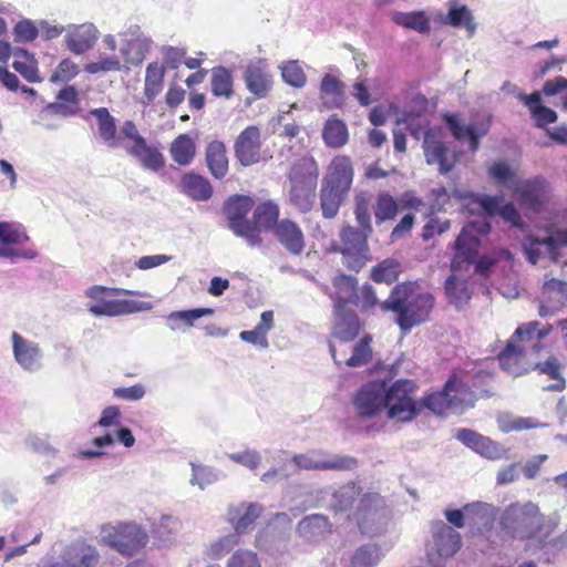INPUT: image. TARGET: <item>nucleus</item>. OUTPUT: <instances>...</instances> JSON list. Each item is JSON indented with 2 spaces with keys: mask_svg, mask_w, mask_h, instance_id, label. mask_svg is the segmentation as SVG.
<instances>
[{
  "mask_svg": "<svg viewBox=\"0 0 567 567\" xmlns=\"http://www.w3.org/2000/svg\"><path fill=\"white\" fill-rule=\"evenodd\" d=\"M336 292L331 296L334 310H346L348 305H357L359 300L357 279L352 276L340 275L333 280Z\"/></svg>",
  "mask_w": 567,
  "mask_h": 567,
  "instance_id": "nucleus-33",
  "label": "nucleus"
},
{
  "mask_svg": "<svg viewBox=\"0 0 567 567\" xmlns=\"http://www.w3.org/2000/svg\"><path fill=\"white\" fill-rule=\"evenodd\" d=\"M547 520L539 506L532 501L511 503L498 515V525L504 535L523 542L528 553H532L540 533L545 530Z\"/></svg>",
  "mask_w": 567,
  "mask_h": 567,
  "instance_id": "nucleus-3",
  "label": "nucleus"
},
{
  "mask_svg": "<svg viewBox=\"0 0 567 567\" xmlns=\"http://www.w3.org/2000/svg\"><path fill=\"white\" fill-rule=\"evenodd\" d=\"M190 466L192 476L189 478V484L192 486H198L203 491L219 480V473L210 466L195 462H190Z\"/></svg>",
  "mask_w": 567,
  "mask_h": 567,
  "instance_id": "nucleus-56",
  "label": "nucleus"
},
{
  "mask_svg": "<svg viewBox=\"0 0 567 567\" xmlns=\"http://www.w3.org/2000/svg\"><path fill=\"white\" fill-rule=\"evenodd\" d=\"M534 370L547 374L555 382L546 385L547 391H561L565 388V379L561 377V364L557 358L550 357L544 362H537Z\"/></svg>",
  "mask_w": 567,
  "mask_h": 567,
  "instance_id": "nucleus-53",
  "label": "nucleus"
},
{
  "mask_svg": "<svg viewBox=\"0 0 567 567\" xmlns=\"http://www.w3.org/2000/svg\"><path fill=\"white\" fill-rule=\"evenodd\" d=\"M431 533L435 555L429 554V561L432 567H444L440 559L453 557L462 546V537L452 526L443 520H435L431 525Z\"/></svg>",
  "mask_w": 567,
  "mask_h": 567,
  "instance_id": "nucleus-11",
  "label": "nucleus"
},
{
  "mask_svg": "<svg viewBox=\"0 0 567 567\" xmlns=\"http://www.w3.org/2000/svg\"><path fill=\"white\" fill-rule=\"evenodd\" d=\"M127 153L135 157L141 165L148 171L158 172L165 166V157L157 147L147 145H132L126 148Z\"/></svg>",
  "mask_w": 567,
  "mask_h": 567,
  "instance_id": "nucleus-38",
  "label": "nucleus"
},
{
  "mask_svg": "<svg viewBox=\"0 0 567 567\" xmlns=\"http://www.w3.org/2000/svg\"><path fill=\"white\" fill-rule=\"evenodd\" d=\"M444 121L452 135L457 141L468 140L470 150L475 153L480 146V140L485 136L489 130L487 122L462 124L455 114H445Z\"/></svg>",
  "mask_w": 567,
  "mask_h": 567,
  "instance_id": "nucleus-23",
  "label": "nucleus"
},
{
  "mask_svg": "<svg viewBox=\"0 0 567 567\" xmlns=\"http://www.w3.org/2000/svg\"><path fill=\"white\" fill-rule=\"evenodd\" d=\"M214 315L213 308H194L188 310L172 311L165 317L166 326L171 331H182L192 328L195 322L206 316Z\"/></svg>",
  "mask_w": 567,
  "mask_h": 567,
  "instance_id": "nucleus-36",
  "label": "nucleus"
},
{
  "mask_svg": "<svg viewBox=\"0 0 567 567\" xmlns=\"http://www.w3.org/2000/svg\"><path fill=\"white\" fill-rule=\"evenodd\" d=\"M14 42L28 43L34 41L39 35V28L30 19H22L13 27Z\"/></svg>",
  "mask_w": 567,
  "mask_h": 567,
  "instance_id": "nucleus-64",
  "label": "nucleus"
},
{
  "mask_svg": "<svg viewBox=\"0 0 567 567\" xmlns=\"http://www.w3.org/2000/svg\"><path fill=\"white\" fill-rule=\"evenodd\" d=\"M353 518L362 534L377 536L386 530L392 512L379 493L368 491L360 497Z\"/></svg>",
  "mask_w": 567,
  "mask_h": 567,
  "instance_id": "nucleus-4",
  "label": "nucleus"
},
{
  "mask_svg": "<svg viewBox=\"0 0 567 567\" xmlns=\"http://www.w3.org/2000/svg\"><path fill=\"white\" fill-rule=\"evenodd\" d=\"M557 525L558 520L555 517H548L546 528L540 533L532 550V554L542 551V559L546 564H554L559 554L567 551V528L559 535L550 537Z\"/></svg>",
  "mask_w": 567,
  "mask_h": 567,
  "instance_id": "nucleus-15",
  "label": "nucleus"
},
{
  "mask_svg": "<svg viewBox=\"0 0 567 567\" xmlns=\"http://www.w3.org/2000/svg\"><path fill=\"white\" fill-rule=\"evenodd\" d=\"M243 80L246 89L256 97L264 99L272 87V76L266 59L251 60L244 69Z\"/></svg>",
  "mask_w": 567,
  "mask_h": 567,
  "instance_id": "nucleus-16",
  "label": "nucleus"
},
{
  "mask_svg": "<svg viewBox=\"0 0 567 567\" xmlns=\"http://www.w3.org/2000/svg\"><path fill=\"white\" fill-rule=\"evenodd\" d=\"M528 349L525 346H517L515 339L511 338L505 349L498 354L501 368L513 377H519L529 371L526 362Z\"/></svg>",
  "mask_w": 567,
  "mask_h": 567,
  "instance_id": "nucleus-26",
  "label": "nucleus"
},
{
  "mask_svg": "<svg viewBox=\"0 0 567 567\" xmlns=\"http://www.w3.org/2000/svg\"><path fill=\"white\" fill-rule=\"evenodd\" d=\"M550 330L551 326L539 329V323L537 321H530L526 324L519 326L512 338L518 339L523 343L532 341V352L538 353L543 348L540 343L542 340L550 332Z\"/></svg>",
  "mask_w": 567,
  "mask_h": 567,
  "instance_id": "nucleus-46",
  "label": "nucleus"
},
{
  "mask_svg": "<svg viewBox=\"0 0 567 567\" xmlns=\"http://www.w3.org/2000/svg\"><path fill=\"white\" fill-rule=\"evenodd\" d=\"M297 533L306 540L319 542L331 533V524L322 514L308 515L298 523Z\"/></svg>",
  "mask_w": 567,
  "mask_h": 567,
  "instance_id": "nucleus-32",
  "label": "nucleus"
},
{
  "mask_svg": "<svg viewBox=\"0 0 567 567\" xmlns=\"http://www.w3.org/2000/svg\"><path fill=\"white\" fill-rule=\"evenodd\" d=\"M90 115L96 118L97 131L103 142L111 148L118 146L116 138V121L106 107L92 109Z\"/></svg>",
  "mask_w": 567,
  "mask_h": 567,
  "instance_id": "nucleus-40",
  "label": "nucleus"
},
{
  "mask_svg": "<svg viewBox=\"0 0 567 567\" xmlns=\"http://www.w3.org/2000/svg\"><path fill=\"white\" fill-rule=\"evenodd\" d=\"M123 66L121 58L116 54H111L102 56L99 61L85 64L84 71L89 74H102L122 71Z\"/></svg>",
  "mask_w": 567,
  "mask_h": 567,
  "instance_id": "nucleus-60",
  "label": "nucleus"
},
{
  "mask_svg": "<svg viewBox=\"0 0 567 567\" xmlns=\"http://www.w3.org/2000/svg\"><path fill=\"white\" fill-rule=\"evenodd\" d=\"M444 289L450 302L456 307H462L471 298L465 282L457 280L455 276L446 278Z\"/></svg>",
  "mask_w": 567,
  "mask_h": 567,
  "instance_id": "nucleus-58",
  "label": "nucleus"
},
{
  "mask_svg": "<svg viewBox=\"0 0 567 567\" xmlns=\"http://www.w3.org/2000/svg\"><path fill=\"white\" fill-rule=\"evenodd\" d=\"M316 185H312V182H309L308 186L306 185H291L290 188V202L301 212H309L315 203L316 198Z\"/></svg>",
  "mask_w": 567,
  "mask_h": 567,
  "instance_id": "nucleus-54",
  "label": "nucleus"
},
{
  "mask_svg": "<svg viewBox=\"0 0 567 567\" xmlns=\"http://www.w3.org/2000/svg\"><path fill=\"white\" fill-rule=\"evenodd\" d=\"M513 192L523 207L535 213H540L551 196L550 185L543 177L524 181Z\"/></svg>",
  "mask_w": 567,
  "mask_h": 567,
  "instance_id": "nucleus-13",
  "label": "nucleus"
},
{
  "mask_svg": "<svg viewBox=\"0 0 567 567\" xmlns=\"http://www.w3.org/2000/svg\"><path fill=\"white\" fill-rule=\"evenodd\" d=\"M321 97H330L332 106L340 107L344 100V85L332 74H326L320 83Z\"/></svg>",
  "mask_w": 567,
  "mask_h": 567,
  "instance_id": "nucleus-55",
  "label": "nucleus"
},
{
  "mask_svg": "<svg viewBox=\"0 0 567 567\" xmlns=\"http://www.w3.org/2000/svg\"><path fill=\"white\" fill-rule=\"evenodd\" d=\"M291 462L302 471H343L352 470L357 465L355 458L351 456L331 454L324 450H310L295 454Z\"/></svg>",
  "mask_w": 567,
  "mask_h": 567,
  "instance_id": "nucleus-8",
  "label": "nucleus"
},
{
  "mask_svg": "<svg viewBox=\"0 0 567 567\" xmlns=\"http://www.w3.org/2000/svg\"><path fill=\"white\" fill-rule=\"evenodd\" d=\"M153 309V305L146 301L133 299L100 300L89 306V311L96 317H116L122 315L143 312Z\"/></svg>",
  "mask_w": 567,
  "mask_h": 567,
  "instance_id": "nucleus-22",
  "label": "nucleus"
},
{
  "mask_svg": "<svg viewBox=\"0 0 567 567\" xmlns=\"http://www.w3.org/2000/svg\"><path fill=\"white\" fill-rule=\"evenodd\" d=\"M354 178V168L349 156H334L327 167L322 181L350 192Z\"/></svg>",
  "mask_w": 567,
  "mask_h": 567,
  "instance_id": "nucleus-28",
  "label": "nucleus"
},
{
  "mask_svg": "<svg viewBox=\"0 0 567 567\" xmlns=\"http://www.w3.org/2000/svg\"><path fill=\"white\" fill-rule=\"evenodd\" d=\"M206 165L216 179H221L228 172L226 147L221 141H212L205 152Z\"/></svg>",
  "mask_w": 567,
  "mask_h": 567,
  "instance_id": "nucleus-37",
  "label": "nucleus"
},
{
  "mask_svg": "<svg viewBox=\"0 0 567 567\" xmlns=\"http://www.w3.org/2000/svg\"><path fill=\"white\" fill-rule=\"evenodd\" d=\"M415 389L416 383L408 379H399L391 385L385 381H371L360 388L353 404L362 417H373L386 409L388 419L409 422L421 412L413 399Z\"/></svg>",
  "mask_w": 567,
  "mask_h": 567,
  "instance_id": "nucleus-1",
  "label": "nucleus"
},
{
  "mask_svg": "<svg viewBox=\"0 0 567 567\" xmlns=\"http://www.w3.org/2000/svg\"><path fill=\"white\" fill-rule=\"evenodd\" d=\"M14 362L24 371L35 373L43 368V351L39 343L13 331L10 336Z\"/></svg>",
  "mask_w": 567,
  "mask_h": 567,
  "instance_id": "nucleus-12",
  "label": "nucleus"
},
{
  "mask_svg": "<svg viewBox=\"0 0 567 567\" xmlns=\"http://www.w3.org/2000/svg\"><path fill=\"white\" fill-rule=\"evenodd\" d=\"M260 130L255 126L246 127L236 138L235 156L243 166H250L260 159Z\"/></svg>",
  "mask_w": 567,
  "mask_h": 567,
  "instance_id": "nucleus-21",
  "label": "nucleus"
},
{
  "mask_svg": "<svg viewBox=\"0 0 567 567\" xmlns=\"http://www.w3.org/2000/svg\"><path fill=\"white\" fill-rule=\"evenodd\" d=\"M491 231L488 221H472L463 227L455 240V256L452 268H460L462 262L473 264L478 256L481 240L477 235H487Z\"/></svg>",
  "mask_w": 567,
  "mask_h": 567,
  "instance_id": "nucleus-9",
  "label": "nucleus"
},
{
  "mask_svg": "<svg viewBox=\"0 0 567 567\" xmlns=\"http://www.w3.org/2000/svg\"><path fill=\"white\" fill-rule=\"evenodd\" d=\"M322 138L327 146L340 148L347 144L349 132L346 123L337 115H331L324 123Z\"/></svg>",
  "mask_w": 567,
  "mask_h": 567,
  "instance_id": "nucleus-41",
  "label": "nucleus"
},
{
  "mask_svg": "<svg viewBox=\"0 0 567 567\" xmlns=\"http://www.w3.org/2000/svg\"><path fill=\"white\" fill-rule=\"evenodd\" d=\"M61 559L68 567H96L100 555L94 546L76 539L63 548Z\"/></svg>",
  "mask_w": 567,
  "mask_h": 567,
  "instance_id": "nucleus-24",
  "label": "nucleus"
},
{
  "mask_svg": "<svg viewBox=\"0 0 567 567\" xmlns=\"http://www.w3.org/2000/svg\"><path fill=\"white\" fill-rule=\"evenodd\" d=\"M172 159L179 166L189 165L196 154V144L188 134H179L169 146Z\"/></svg>",
  "mask_w": 567,
  "mask_h": 567,
  "instance_id": "nucleus-44",
  "label": "nucleus"
},
{
  "mask_svg": "<svg viewBox=\"0 0 567 567\" xmlns=\"http://www.w3.org/2000/svg\"><path fill=\"white\" fill-rule=\"evenodd\" d=\"M398 214V203L389 193L378 195L374 206V217L378 225L394 219Z\"/></svg>",
  "mask_w": 567,
  "mask_h": 567,
  "instance_id": "nucleus-57",
  "label": "nucleus"
},
{
  "mask_svg": "<svg viewBox=\"0 0 567 567\" xmlns=\"http://www.w3.org/2000/svg\"><path fill=\"white\" fill-rule=\"evenodd\" d=\"M80 72L79 65L71 59H63L54 72L52 73L50 81L52 83H65L74 79Z\"/></svg>",
  "mask_w": 567,
  "mask_h": 567,
  "instance_id": "nucleus-63",
  "label": "nucleus"
},
{
  "mask_svg": "<svg viewBox=\"0 0 567 567\" xmlns=\"http://www.w3.org/2000/svg\"><path fill=\"white\" fill-rule=\"evenodd\" d=\"M280 69L281 76L287 84L298 89L306 85L307 76L298 61H288Z\"/></svg>",
  "mask_w": 567,
  "mask_h": 567,
  "instance_id": "nucleus-62",
  "label": "nucleus"
},
{
  "mask_svg": "<svg viewBox=\"0 0 567 567\" xmlns=\"http://www.w3.org/2000/svg\"><path fill=\"white\" fill-rule=\"evenodd\" d=\"M370 336H364L353 348L352 354L346 360L348 367H361L372 359V350L370 347Z\"/></svg>",
  "mask_w": 567,
  "mask_h": 567,
  "instance_id": "nucleus-61",
  "label": "nucleus"
},
{
  "mask_svg": "<svg viewBox=\"0 0 567 567\" xmlns=\"http://www.w3.org/2000/svg\"><path fill=\"white\" fill-rule=\"evenodd\" d=\"M434 308V297L413 284H400L393 287L390 296L381 303L383 311L398 315L396 323L404 332L430 319Z\"/></svg>",
  "mask_w": 567,
  "mask_h": 567,
  "instance_id": "nucleus-2",
  "label": "nucleus"
},
{
  "mask_svg": "<svg viewBox=\"0 0 567 567\" xmlns=\"http://www.w3.org/2000/svg\"><path fill=\"white\" fill-rule=\"evenodd\" d=\"M561 246L567 247V228L558 229L554 235L544 238L530 234L522 240L523 252L532 265H536L543 257H548L554 262L558 261Z\"/></svg>",
  "mask_w": 567,
  "mask_h": 567,
  "instance_id": "nucleus-7",
  "label": "nucleus"
},
{
  "mask_svg": "<svg viewBox=\"0 0 567 567\" xmlns=\"http://www.w3.org/2000/svg\"><path fill=\"white\" fill-rule=\"evenodd\" d=\"M100 31L92 22L69 24L65 29L64 44L75 55L92 50L99 40Z\"/></svg>",
  "mask_w": 567,
  "mask_h": 567,
  "instance_id": "nucleus-17",
  "label": "nucleus"
},
{
  "mask_svg": "<svg viewBox=\"0 0 567 567\" xmlns=\"http://www.w3.org/2000/svg\"><path fill=\"white\" fill-rule=\"evenodd\" d=\"M400 264L394 259H385L378 264L371 271V278L375 282L392 284L399 277Z\"/></svg>",
  "mask_w": 567,
  "mask_h": 567,
  "instance_id": "nucleus-59",
  "label": "nucleus"
},
{
  "mask_svg": "<svg viewBox=\"0 0 567 567\" xmlns=\"http://www.w3.org/2000/svg\"><path fill=\"white\" fill-rule=\"evenodd\" d=\"M567 305V281L550 278L545 280L542 288L538 313L545 318L555 315Z\"/></svg>",
  "mask_w": 567,
  "mask_h": 567,
  "instance_id": "nucleus-20",
  "label": "nucleus"
},
{
  "mask_svg": "<svg viewBox=\"0 0 567 567\" xmlns=\"http://www.w3.org/2000/svg\"><path fill=\"white\" fill-rule=\"evenodd\" d=\"M363 494V489L360 485L348 483L331 491L327 506L336 514L347 513L348 517H353L355 506Z\"/></svg>",
  "mask_w": 567,
  "mask_h": 567,
  "instance_id": "nucleus-25",
  "label": "nucleus"
},
{
  "mask_svg": "<svg viewBox=\"0 0 567 567\" xmlns=\"http://www.w3.org/2000/svg\"><path fill=\"white\" fill-rule=\"evenodd\" d=\"M165 75V66L157 62H151L145 72L144 95L151 103L162 92Z\"/></svg>",
  "mask_w": 567,
  "mask_h": 567,
  "instance_id": "nucleus-50",
  "label": "nucleus"
},
{
  "mask_svg": "<svg viewBox=\"0 0 567 567\" xmlns=\"http://www.w3.org/2000/svg\"><path fill=\"white\" fill-rule=\"evenodd\" d=\"M384 556L385 551L380 545L364 544L354 550L349 567H377Z\"/></svg>",
  "mask_w": 567,
  "mask_h": 567,
  "instance_id": "nucleus-43",
  "label": "nucleus"
},
{
  "mask_svg": "<svg viewBox=\"0 0 567 567\" xmlns=\"http://www.w3.org/2000/svg\"><path fill=\"white\" fill-rule=\"evenodd\" d=\"M350 192L321 181L319 190L320 208L322 216L327 219L334 218L340 210L341 205L347 199Z\"/></svg>",
  "mask_w": 567,
  "mask_h": 567,
  "instance_id": "nucleus-30",
  "label": "nucleus"
},
{
  "mask_svg": "<svg viewBox=\"0 0 567 567\" xmlns=\"http://www.w3.org/2000/svg\"><path fill=\"white\" fill-rule=\"evenodd\" d=\"M423 150L426 163L439 164L440 174L444 175L453 169L456 159L455 156L450 158V151L444 144L441 128H430L424 133Z\"/></svg>",
  "mask_w": 567,
  "mask_h": 567,
  "instance_id": "nucleus-14",
  "label": "nucleus"
},
{
  "mask_svg": "<svg viewBox=\"0 0 567 567\" xmlns=\"http://www.w3.org/2000/svg\"><path fill=\"white\" fill-rule=\"evenodd\" d=\"M254 200L249 196L236 195L230 197L225 204V214L229 221L231 231L240 238H244L250 247H258L262 244V238L252 227L251 221L246 219L250 212Z\"/></svg>",
  "mask_w": 567,
  "mask_h": 567,
  "instance_id": "nucleus-6",
  "label": "nucleus"
},
{
  "mask_svg": "<svg viewBox=\"0 0 567 567\" xmlns=\"http://www.w3.org/2000/svg\"><path fill=\"white\" fill-rule=\"evenodd\" d=\"M25 227L17 221H0V258L11 255L13 246L28 243Z\"/></svg>",
  "mask_w": 567,
  "mask_h": 567,
  "instance_id": "nucleus-31",
  "label": "nucleus"
},
{
  "mask_svg": "<svg viewBox=\"0 0 567 567\" xmlns=\"http://www.w3.org/2000/svg\"><path fill=\"white\" fill-rule=\"evenodd\" d=\"M441 23L454 28H465L471 34L476 30L473 16L466 6H460L456 1L449 2L447 13L440 19Z\"/></svg>",
  "mask_w": 567,
  "mask_h": 567,
  "instance_id": "nucleus-42",
  "label": "nucleus"
},
{
  "mask_svg": "<svg viewBox=\"0 0 567 567\" xmlns=\"http://www.w3.org/2000/svg\"><path fill=\"white\" fill-rule=\"evenodd\" d=\"M516 97L528 107L537 127H545L557 121V113L553 109L542 104V95L539 92L536 91L529 95L518 92Z\"/></svg>",
  "mask_w": 567,
  "mask_h": 567,
  "instance_id": "nucleus-34",
  "label": "nucleus"
},
{
  "mask_svg": "<svg viewBox=\"0 0 567 567\" xmlns=\"http://www.w3.org/2000/svg\"><path fill=\"white\" fill-rule=\"evenodd\" d=\"M124 43L120 50L125 63L140 65L152 48V39L138 25H131L124 32Z\"/></svg>",
  "mask_w": 567,
  "mask_h": 567,
  "instance_id": "nucleus-18",
  "label": "nucleus"
},
{
  "mask_svg": "<svg viewBox=\"0 0 567 567\" xmlns=\"http://www.w3.org/2000/svg\"><path fill=\"white\" fill-rule=\"evenodd\" d=\"M262 509V506L258 503L231 505L227 513L228 522L233 525L235 532L241 536L252 529L254 523L261 515Z\"/></svg>",
  "mask_w": 567,
  "mask_h": 567,
  "instance_id": "nucleus-27",
  "label": "nucleus"
},
{
  "mask_svg": "<svg viewBox=\"0 0 567 567\" xmlns=\"http://www.w3.org/2000/svg\"><path fill=\"white\" fill-rule=\"evenodd\" d=\"M277 240L291 255H300L305 249V236L300 227L290 219H281L274 227Z\"/></svg>",
  "mask_w": 567,
  "mask_h": 567,
  "instance_id": "nucleus-29",
  "label": "nucleus"
},
{
  "mask_svg": "<svg viewBox=\"0 0 567 567\" xmlns=\"http://www.w3.org/2000/svg\"><path fill=\"white\" fill-rule=\"evenodd\" d=\"M451 389H453V381H446L442 391L430 393L422 399V406L437 415L451 412V408L456 406L449 400V390Z\"/></svg>",
  "mask_w": 567,
  "mask_h": 567,
  "instance_id": "nucleus-51",
  "label": "nucleus"
},
{
  "mask_svg": "<svg viewBox=\"0 0 567 567\" xmlns=\"http://www.w3.org/2000/svg\"><path fill=\"white\" fill-rule=\"evenodd\" d=\"M234 79L230 71L224 66H216L212 70L210 86L215 96L230 99L234 94Z\"/></svg>",
  "mask_w": 567,
  "mask_h": 567,
  "instance_id": "nucleus-52",
  "label": "nucleus"
},
{
  "mask_svg": "<svg viewBox=\"0 0 567 567\" xmlns=\"http://www.w3.org/2000/svg\"><path fill=\"white\" fill-rule=\"evenodd\" d=\"M334 312L332 336L342 342L355 339L361 328L357 313L351 309L334 310Z\"/></svg>",
  "mask_w": 567,
  "mask_h": 567,
  "instance_id": "nucleus-35",
  "label": "nucleus"
},
{
  "mask_svg": "<svg viewBox=\"0 0 567 567\" xmlns=\"http://www.w3.org/2000/svg\"><path fill=\"white\" fill-rule=\"evenodd\" d=\"M101 542L124 556L137 554L148 542L146 532L135 523L103 526Z\"/></svg>",
  "mask_w": 567,
  "mask_h": 567,
  "instance_id": "nucleus-5",
  "label": "nucleus"
},
{
  "mask_svg": "<svg viewBox=\"0 0 567 567\" xmlns=\"http://www.w3.org/2000/svg\"><path fill=\"white\" fill-rule=\"evenodd\" d=\"M391 19L395 24L411 29L422 34L430 32L431 29L430 20L424 11H394L391 13Z\"/></svg>",
  "mask_w": 567,
  "mask_h": 567,
  "instance_id": "nucleus-48",
  "label": "nucleus"
},
{
  "mask_svg": "<svg viewBox=\"0 0 567 567\" xmlns=\"http://www.w3.org/2000/svg\"><path fill=\"white\" fill-rule=\"evenodd\" d=\"M318 166L312 158H301L293 164L289 173L291 185H306L312 182L317 186Z\"/></svg>",
  "mask_w": 567,
  "mask_h": 567,
  "instance_id": "nucleus-47",
  "label": "nucleus"
},
{
  "mask_svg": "<svg viewBox=\"0 0 567 567\" xmlns=\"http://www.w3.org/2000/svg\"><path fill=\"white\" fill-rule=\"evenodd\" d=\"M467 525L472 530L485 536L488 540L494 528V523L498 520V508L484 502H474L466 504Z\"/></svg>",
  "mask_w": 567,
  "mask_h": 567,
  "instance_id": "nucleus-19",
  "label": "nucleus"
},
{
  "mask_svg": "<svg viewBox=\"0 0 567 567\" xmlns=\"http://www.w3.org/2000/svg\"><path fill=\"white\" fill-rule=\"evenodd\" d=\"M183 192L194 200H208L213 196V187L207 178L196 173H186L182 177Z\"/></svg>",
  "mask_w": 567,
  "mask_h": 567,
  "instance_id": "nucleus-39",
  "label": "nucleus"
},
{
  "mask_svg": "<svg viewBox=\"0 0 567 567\" xmlns=\"http://www.w3.org/2000/svg\"><path fill=\"white\" fill-rule=\"evenodd\" d=\"M371 233L353 226H344L341 229L342 256L346 266L352 270L361 269L369 254L368 237Z\"/></svg>",
  "mask_w": 567,
  "mask_h": 567,
  "instance_id": "nucleus-10",
  "label": "nucleus"
},
{
  "mask_svg": "<svg viewBox=\"0 0 567 567\" xmlns=\"http://www.w3.org/2000/svg\"><path fill=\"white\" fill-rule=\"evenodd\" d=\"M279 217V207L276 203L271 200L264 202L259 204L254 212L252 218L254 221L252 227L257 229L258 233L261 230H274ZM260 236V234H258Z\"/></svg>",
  "mask_w": 567,
  "mask_h": 567,
  "instance_id": "nucleus-45",
  "label": "nucleus"
},
{
  "mask_svg": "<svg viewBox=\"0 0 567 567\" xmlns=\"http://www.w3.org/2000/svg\"><path fill=\"white\" fill-rule=\"evenodd\" d=\"M447 381H453V389L449 390V400L456 405L451 408V413H463L468 408H472L474 404V393L470 386L455 378H451Z\"/></svg>",
  "mask_w": 567,
  "mask_h": 567,
  "instance_id": "nucleus-49",
  "label": "nucleus"
}]
</instances>
